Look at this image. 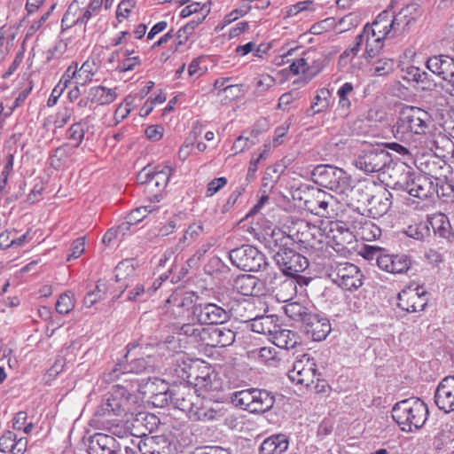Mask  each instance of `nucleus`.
Instances as JSON below:
<instances>
[{
	"instance_id": "obj_1",
	"label": "nucleus",
	"mask_w": 454,
	"mask_h": 454,
	"mask_svg": "<svg viewBox=\"0 0 454 454\" xmlns=\"http://www.w3.org/2000/svg\"><path fill=\"white\" fill-rule=\"evenodd\" d=\"M434 126V120L428 112L405 106L393 126V133L395 138L417 149L431 135Z\"/></svg>"
},
{
	"instance_id": "obj_2",
	"label": "nucleus",
	"mask_w": 454,
	"mask_h": 454,
	"mask_svg": "<svg viewBox=\"0 0 454 454\" xmlns=\"http://www.w3.org/2000/svg\"><path fill=\"white\" fill-rule=\"evenodd\" d=\"M312 176L317 184L332 190L337 193L349 197L351 200L366 191L364 184L351 185V179L342 169L331 165H318L313 171Z\"/></svg>"
},
{
	"instance_id": "obj_3",
	"label": "nucleus",
	"mask_w": 454,
	"mask_h": 454,
	"mask_svg": "<svg viewBox=\"0 0 454 454\" xmlns=\"http://www.w3.org/2000/svg\"><path fill=\"white\" fill-rule=\"evenodd\" d=\"M392 418L405 432L419 429L427 419L428 408L419 398L411 397L396 403L392 408Z\"/></svg>"
},
{
	"instance_id": "obj_4",
	"label": "nucleus",
	"mask_w": 454,
	"mask_h": 454,
	"mask_svg": "<svg viewBox=\"0 0 454 454\" xmlns=\"http://www.w3.org/2000/svg\"><path fill=\"white\" fill-rule=\"evenodd\" d=\"M153 386L154 382H152V384L147 385V387L153 395L154 404L163 406L168 402V397L170 402L176 408L184 411L187 416L193 410L195 404H200V396L196 395V390L187 383H181L179 386H174L160 393H154Z\"/></svg>"
},
{
	"instance_id": "obj_5",
	"label": "nucleus",
	"mask_w": 454,
	"mask_h": 454,
	"mask_svg": "<svg viewBox=\"0 0 454 454\" xmlns=\"http://www.w3.org/2000/svg\"><path fill=\"white\" fill-rule=\"evenodd\" d=\"M232 401L251 413H264L273 407L275 395L266 389L247 388L235 392Z\"/></svg>"
},
{
	"instance_id": "obj_6",
	"label": "nucleus",
	"mask_w": 454,
	"mask_h": 454,
	"mask_svg": "<svg viewBox=\"0 0 454 454\" xmlns=\"http://www.w3.org/2000/svg\"><path fill=\"white\" fill-rule=\"evenodd\" d=\"M392 155L382 145L364 149L355 160V166L365 173L384 171L392 162Z\"/></svg>"
},
{
	"instance_id": "obj_7",
	"label": "nucleus",
	"mask_w": 454,
	"mask_h": 454,
	"mask_svg": "<svg viewBox=\"0 0 454 454\" xmlns=\"http://www.w3.org/2000/svg\"><path fill=\"white\" fill-rule=\"evenodd\" d=\"M199 301V296L193 292L176 290L166 301L163 309L172 318H183L187 314L194 320V311Z\"/></svg>"
},
{
	"instance_id": "obj_8",
	"label": "nucleus",
	"mask_w": 454,
	"mask_h": 454,
	"mask_svg": "<svg viewBox=\"0 0 454 454\" xmlns=\"http://www.w3.org/2000/svg\"><path fill=\"white\" fill-rule=\"evenodd\" d=\"M136 403V396L122 386H114L113 390L103 401L98 413L99 415H116L130 412Z\"/></svg>"
},
{
	"instance_id": "obj_9",
	"label": "nucleus",
	"mask_w": 454,
	"mask_h": 454,
	"mask_svg": "<svg viewBox=\"0 0 454 454\" xmlns=\"http://www.w3.org/2000/svg\"><path fill=\"white\" fill-rule=\"evenodd\" d=\"M229 258L234 266L245 271H259L268 265L265 255L250 245L231 250Z\"/></svg>"
},
{
	"instance_id": "obj_10",
	"label": "nucleus",
	"mask_w": 454,
	"mask_h": 454,
	"mask_svg": "<svg viewBox=\"0 0 454 454\" xmlns=\"http://www.w3.org/2000/svg\"><path fill=\"white\" fill-rule=\"evenodd\" d=\"M403 181L395 183L401 190L405 191L410 195L419 198L426 199L431 197L434 193L439 196V183H434V180L427 176H415L411 172L403 169Z\"/></svg>"
},
{
	"instance_id": "obj_11",
	"label": "nucleus",
	"mask_w": 454,
	"mask_h": 454,
	"mask_svg": "<svg viewBox=\"0 0 454 454\" xmlns=\"http://www.w3.org/2000/svg\"><path fill=\"white\" fill-rule=\"evenodd\" d=\"M288 377L296 384L314 387L318 391L319 374H317V364L309 354H303L294 361Z\"/></svg>"
},
{
	"instance_id": "obj_12",
	"label": "nucleus",
	"mask_w": 454,
	"mask_h": 454,
	"mask_svg": "<svg viewBox=\"0 0 454 454\" xmlns=\"http://www.w3.org/2000/svg\"><path fill=\"white\" fill-rule=\"evenodd\" d=\"M362 273L357 266L349 262H340L332 267L329 278L342 289L352 291L359 288L362 282Z\"/></svg>"
},
{
	"instance_id": "obj_13",
	"label": "nucleus",
	"mask_w": 454,
	"mask_h": 454,
	"mask_svg": "<svg viewBox=\"0 0 454 454\" xmlns=\"http://www.w3.org/2000/svg\"><path fill=\"white\" fill-rule=\"evenodd\" d=\"M391 10V21L395 27V35H403L409 32L421 17L423 10L417 3H411L398 12Z\"/></svg>"
},
{
	"instance_id": "obj_14",
	"label": "nucleus",
	"mask_w": 454,
	"mask_h": 454,
	"mask_svg": "<svg viewBox=\"0 0 454 454\" xmlns=\"http://www.w3.org/2000/svg\"><path fill=\"white\" fill-rule=\"evenodd\" d=\"M274 261L280 270L287 276H296L309 266L308 259L289 248H280L274 255Z\"/></svg>"
},
{
	"instance_id": "obj_15",
	"label": "nucleus",
	"mask_w": 454,
	"mask_h": 454,
	"mask_svg": "<svg viewBox=\"0 0 454 454\" xmlns=\"http://www.w3.org/2000/svg\"><path fill=\"white\" fill-rule=\"evenodd\" d=\"M155 348L156 347L152 344L140 347L139 350L135 352L138 356L126 363L125 369L128 371V374L153 372L159 363V359L155 355Z\"/></svg>"
},
{
	"instance_id": "obj_16",
	"label": "nucleus",
	"mask_w": 454,
	"mask_h": 454,
	"mask_svg": "<svg viewBox=\"0 0 454 454\" xmlns=\"http://www.w3.org/2000/svg\"><path fill=\"white\" fill-rule=\"evenodd\" d=\"M392 193L386 188L380 187L375 193L365 192L363 198L354 200L368 206V210L373 218L384 215L389 210L392 204Z\"/></svg>"
},
{
	"instance_id": "obj_17",
	"label": "nucleus",
	"mask_w": 454,
	"mask_h": 454,
	"mask_svg": "<svg viewBox=\"0 0 454 454\" xmlns=\"http://www.w3.org/2000/svg\"><path fill=\"white\" fill-rule=\"evenodd\" d=\"M229 317V312L214 302L199 301L194 311V321L204 325H223Z\"/></svg>"
},
{
	"instance_id": "obj_18",
	"label": "nucleus",
	"mask_w": 454,
	"mask_h": 454,
	"mask_svg": "<svg viewBox=\"0 0 454 454\" xmlns=\"http://www.w3.org/2000/svg\"><path fill=\"white\" fill-rule=\"evenodd\" d=\"M377 264L380 269L392 274H404L411 268L413 260L411 255L400 254H379Z\"/></svg>"
},
{
	"instance_id": "obj_19",
	"label": "nucleus",
	"mask_w": 454,
	"mask_h": 454,
	"mask_svg": "<svg viewBox=\"0 0 454 454\" xmlns=\"http://www.w3.org/2000/svg\"><path fill=\"white\" fill-rule=\"evenodd\" d=\"M302 328L305 333L316 341L325 340L332 330L328 318L315 312L309 315L302 324Z\"/></svg>"
},
{
	"instance_id": "obj_20",
	"label": "nucleus",
	"mask_w": 454,
	"mask_h": 454,
	"mask_svg": "<svg viewBox=\"0 0 454 454\" xmlns=\"http://www.w3.org/2000/svg\"><path fill=\"white\" fill-rule=\"evenodd\" d=\"M398 307L410 313L422 311L427 304V293L419 288L403 290L398 294Z\"/></svg>"
},
{
	"instance_id": "obj_21",
	"label": "nucleus",
	"mask_w": 454,
	"mask_h": 454,
	"mask_svg": "<svg viewBox=\"0 0 454 454\" xmlns=\"http://www.w3.org/2000/svg\"><path fill=\"white\" fill-rule=\"evenodd\" d=\"M436 406L448 413L454 411V377L447 376L438 384L434 393Z\"/></svg>"
},
{
	"instance_id": "obj_22",
	"label": "nucleus",
	"mask_w": 454,
	"mask_h": 454,
	"mask_svg": "<svg viewBox=\"0 0 454 454\" xmlns=\"http://www.w3.org/2000/svg\"><path fill=\"white\" fill-rule=\"evenodd\" d=\"M153 427H147L145 430L141 432V434L145 436V442L139 447V452L141 454H170L171 445L168 438L163 435H147L146 432H152Z\"/></svg>"
},
{
	"instance_id": "obj_23",
	"label": "nucleus",
	"mask_w": 454,
	"mask_h": 454,
	"mask_svg": "<svg viewBox=\"0 0 454 454\" xmlns=\"http://www.w3.org/2000/svg\"><path fill=\"white\" fill-rule=\"evenodd\" d=\"M327 238L332 240L334 249L338 252L348 249V246L355 241V236L343 222H332Z\"/></svg>"
},
{
	"instance_id": "obj_24",
	"label": "nucleus",
	"mask_w": 454,
	"mask_h": 454,
	"mask_svg": "<svg viewBox=\"0 0 454 454\" xmlns=\"http://www.w3.org/2000/svg\"><path fill=\"white\" fill-rule=\"evenodd\" d=\"M118 451L119 444L112 435L97 433L89 439V454H117Z\"/></svg>"
},
{
	"instance_id": "obj_25",
	"label": "nucleus",
	"mask_w": 454,
	"mask_h": 454,
	"mask_svg": "<svg viewBox=\"0 0 454 454\" xmlns=\"http://www.w3.org/2000/svg\"><path fill=\"white\" fill-rule=\"evenodd\" d=\"M173 168L168 165H158L153 168L149 192L153 193V201L159 202L161 199V192L166 188Z\"/></svg>"
},
{
	"instance_id": "obj_26",
	"label": "nucleus",
	"mask_w": 454,
	"mask_h": 454,
	"mask_svg": "<svg viewBox=\"0 0 454 454\" xmlns=\"http://www.w3.org/2000/svg\"><path fill=\"white\" fill-rule=\"evenodd\" d=\"M357 36L361 45L365 44L364 56L367 59L374 58L383 48L385 38L374 33L372 35L369 31V24L364 27L363 31Z\"/></svg>"
},
{
	"instance_id": "obj_27",
	"label": "nucleus",
	"mask_w": 454,
	"mask_h": 454,
	"mask_svg": "<svg viewBox=\"0 0 454 454\" xmlns=\"http://www.w3.org/2000/svg\"><path fill=\"white\" fill-rule=\"evenodd\" d=\"M289 446L286 434H277L267 437L259 447V454H284Z\"/></svg>"
},
{
	"instance_id": "obj_28",
	"label": "nucleus",
	"mask_w": 454,
	"mask_h": 454,
	"mask_svg": "<svg viewBox=\"0 0 454 454\" xmlns=\"http://www.w3.org/2000/svg\"><path fill=\"white\" fill-rule=\"evenodd\" d=\"M391 10L387 9L381 12L372 22V25L369 24V31L373 35L387 38L388 35H395V27L392 25L391 21Z\"/></svg>"
},
{
	"instance_id": "obj_29",
	"label": "nucleus",
	"mask_w": 454,
	"mask_h": 454,
	"mask_svg": "<svg viewBox=\"0 0 454 454\" xmlns=\"http://www.w3.org/2000/svg\"><path fill=\"white\" fill-rule=\"evenodd\" d=\"M104 4V0H90L87 6L74 10L71 14V23L74 25H87L90 20L97 15Z\"/></svg>"
},
{
	"instance_id": "obj_30",
	"label": "nucleus",
	"mask_w": 454,
	"mask_h": 454,
	"mask_svg": "<svg viewBox=\"0 0 454 454\" xmlns=\"http://www.w3.org/2000/svg\"><path fill=\"white\" fill-rule=\"evenodd\" d=\"M259 280L253 275L242 274L234 280L233 287L240 294L245 296L259 295L261 288Z\"/></svg>"
},
{
	"instance_id": "obj_31",
	"label": "nucleus",
	"mask_w": 454,
	"mask_h": 454,
	"mask_svg": "<svg viewBox=\"0 0 454 454\" xmlns=\"http://www.w3.org/2000/svg\"><path fill=\"white\" fill-rule=\"evenodd\" d=\"M320 230L313 224L306 221H299L296 225V231L290 234L294 240L304 245V246H314L315 235L319 232Z\"/></svg>"
},
{
	"instance_id": "obj_32",
	"label": "nucleus",
	"mask_w": 454,
	"mask_h": 454,
	"mask_svg": "<svg viewBox=\"0 0 454 454\" xmlns=\"http://www.w3.org/2000/svg\"><path fill=\"white\" fill-rule=\"evenodd\" d=\"M90 100L98 106L110 105L117 98L116 88L98 85L89 89Z\"/></svg>"
},
{
	"instance_id": "obj_33",
	"label": "nucleus",
	"mask_w": 454,
	"mask_h": 454,
	"mask_svg": "<svg viewBox=\"0 0 454 454\" xmlns=\"http://www.w3.org/2000/svg\"><path fill=\"white\" fill-rule=\"evenodd\" d=\"M309 53L303 57L295 59L289 67L294 74H303L307 78L311 79L316 76L322 69L319 63L313 61L312 65L309 63Z\"/></svg>"
},
{
	"instance_id": "obj_34",
	"label": "nucleus",
	"mask_w": 454,
	"mask_h": 454,
	"mask_svg": "<svg viewBox=\"0 0 454 454\" xmlns=\"http://www.w3.org/2000/svg\"><path fill=\"white\" fill-rule=\"evenodd\" d=\"M270 337L272 343L280 348L292 349L300 343L299 336L287 329H279L278 327Z\"/></svg>"
},
{
	"instance_id": "obj_35",
	"label": "nucleus",
	"mask_w": 454,
	"mask_h": 454,
	"mask_svg": "<svg viewBox=\"0 0 454 454\" xmlns=\"http://www.w3.org/2000/svg\"><path fill=\"white\" fill-rule=\"evenodd\" d=\"M17 33L18 29L12 26L4 25L0 27V63L13 48Z\"/></svg>"
},
{
	"instance_id": "obj_36",
	"label": "nucleus",
	"mask_w": 454,
	"mask_h": 454,
	"mask_svg": "<svg viewBox=\"0 0 454 454\" xmlns=\"http://www.w3.org/2000/svg\"><path fill=\"white\" fill-rule=\"evenodd\" d=\"M435 236L451 241L454 238L448 217L443 214L435 215L428 223Z\"/></svg>"
},
{
	"instance_id": "obj_37",
	"label": "nucleus",
	"mask_w": 454,
	"mask_h": 454,
	"mask_svg": "<svg viewBox=\"0 0 454 454\" xmlns=\"http://www.w3.org/2000/svg\"><path fill=\"white\" fill-rule=\"evenodd\" d=\"M250 328L254 333L271 336L278 325L275 323L274 316H262L251 320Z\"/></svg>"
},
{
	"instance_id": "obj_38",
	"label": "nucleus",
	"mask_w": 454,
	"mask_h": 454,
	"mask_svg": "<svg viewBox=\"0 0 454 454\" xmlns=\"http://www.w3.org/2000/svg\"><path fill=\"white\" fill-rule=\"evenodd\" d=\"M251 356L259 362L270 365L276 366L278 360L277 357V349L274 347H262L251 351Z\"/></svg>"
},
{
	"instance_id": "obj_39",
	"label": "nucleus",
	"mask_w": 454,
	"mask_h": 454,
	"mask_svg": "<svg viewBox=\"0 0 454 454\" xmlns=\"http://www.w3.org/2000/svg\"><path fill=\"white\" fill-rule=\"evenodd\" d=\"M430 150L434 151L435 154L444 157L454 152V144L447 136L439 133L431 141Z\"/></svg>"
},
{
	"instance_id": "obj_40",
	"label": "nucleus",
	"mask_w": 454,
	"mask_h": 454,
	"mask_svg": "<svg viewBox=\"0 0 454 454\" xmlns=\"http://www.w3.org/2000/svg\"><path fill=\"white\" fill-rule=\"evenodd\" d=\"M311 310L299 302H290L285 306V313L291 319L301 323L305 322Z\"/></svg>"
},
{
	"instance_id": "obj_41",
	"label": "nucleus",
	"mask_w": 454,
	"mask_h": 454,
	"mask_svg": "<svg viewBox=\"0 0 454 454\" xmlns=\"http://www.w3.org/2000/svg\"><path fill=\"white\" fill-rule=\"evenodd\" d=\"M354 92V86L351 82H345L337 91L339 98L338 109L343 115H347L351 107L349 96Z\"/></svg>"
},
{
	"instance_id": "obj_42",
	"label": "nucleus",
	"mask_w": 454,
	"mask_h": 454,
	"mask_svg": "<svg viewBox=\"0 0 454 454\" xmlns=\"http://www.w3.org/2000/svg\"><path fill=\"white\" fill-rule=\"evenodd\" d=\"M216 414L214 409L204 405L200 398V404H195L188 417L193 421H209L215 419Z\"/></svg>"
},
{
	"instance_id": "obj_43",
	"label": "nucleus",
	"mask_w": 454,
	"mask_h": 454,
	"mask_svg": "<svg viewBox=\"0 0 454 454\" xmlns=\"http://www.w3.org/2000/svg\"><path fill=\"white\" fill-rule=\"evenodd\" d=\"M215 347L224 348L233 344L236 339V333L234 330L227 326L215 327Z\"/></svg>"
},
{
	"instance_id": "obj_44",
	"label": "nucleus",
	"mask_w": 454,
	"mask_h": 454,
	"mask_svg": "<svg viewBox=\"0 0 454 454\" xmlns=\"http://www.w3.org/2000/svg\"><path fill=\"white\" fill-rule=\"evenodd\" d=\"M331 92L328 89L322 88L315 96L311 104L313 114H319L326 110L330 105Z\"/></svg>"
},
{
	"instance_id": "obj_45",
	"label": "nucleus",
	"mask_w": 454,
	"mask_h": 454,
	"mask_svg": "<svg viewBox=\"0 0 454 454\" xmlns=\"http://www.w3.org/2000/svg\"><path fill=\"white\" fill-rule=\"evenodd\" d=\"M419 168L421 170L423 174L420 176H427L431 177L434 183H439V177L437 176L439 169L442 168L441 166H439V162L435 160V159L432 160H424L421 159L419 160Z\"/></svg>"
},
{
	"instance_id": "obj_46",
	"label": "nucleus",
	"mask_w": 454,
	"mask_h": 454,
	"mask_svg": "<svg viewBox=\"0 0 454 454\" xmlns=\"http://www.w3.org/2000/svg\"><path fill=\"white\" fill-rule=\"evenodd\" d=\"M97 72V66L94 61L86 60L80 68H78L79 81L76 83L85 85L92 81V77Z\"/></svg>"
},
{
	"instance_id": "obj_47",
	"label": "nucleus",
	"mask_w": 454,
	"mask_h": 454,
	"mask_svg": "<svg viewBox=\"0 0 454 454\" xmlns=\"http://www.w3.org/2000/svg\"><path fill=\"white\" fill-rule=\"evenodd\" d=\"M126 364L117 363L106 369L103 375L102 380L106 383H112L119 380L121 376L128 375V371L125 369Z\"/></svg>"
},
{
	"instance_id": "obj_48",
	"label": "nucleus",
	"mask_w": 454,
	"mask_h": 454,
	"mask_svg": "<svg viewBox=\"0 0 454 454\" xmlns=\"http://www.w3.org/2000/svg\"><path fill=\"white\" fill-rule=\"evenodd\" d=\"M429 231L428 223L420 222L413 225H409L404 232L410 238L417 240H423L429 236Z\"/></svg>"
},
{
	"instance_id": "obj_49",
	"label": "nucleus",
	"mask_w": 454,
	"mask_h": 454,
	"mask_svg": "<svg viewBox=\"0 0 454 454\" xmlns=\"http://www.w3.org/2000/svg\"><path fill=\"white\" fill-rule=\"evenodd\" d=\"M151 296V288L145 289L143 284H137L128 291L127 300L129 301H145Z\"/></svg>"
},
{
	"instance_id": "obj_50",
	"label": "nucleus",
	"mask_w": 454,
	"mask_h": 454,
	"mask_svg": "<svg viewBox=\"0 0 454 454\" xmlns=\"http://www.w3.org/2000/svg\"><path fill=\"white\" fill-rule=\"evenodd\" d=\"M361 238L366 241H372L379 239L381 235V230L372 221H366L359 229Z\"/></svg>"
},
{
	"instance_id": "obj_51",
	"label": "nucleus",
	"mask_w": 454,
	"mask_h": 454,
	"mask_svg": "<svg viewBox=\"0 0 454 454\" xmlns=\"http://www.w3.org/2000/svg\"><path fill=\"white\" fill-rule=\"evenodd\" d=\"M158 209L154 205H146L133 209L126 217L129 223L136 225L140 223L148 214H151Z\"/></svg>"
},
{
	"instance_id": "obj_52",
	"label": "nucleus",
	"mask_w": 454,
	"mask_h": 454,
	"mask_svg": "<svg viewBox=\"0 0 454 454\" xmlns=\"http://www.w3.org/2000/svg\"><path fill=\"white\" fill-rule=\"evenodd\" d=\"M202 12V17L198 20L200 22L206 18L207 14L209 12V7L207 4H200L198 2H192L190 4L186 5L180 12V16L182 18H187L192 14Z\"/></svg>"
},
{
	"instance_id": "obj_53",
	"label": "nucleus",
	"mask_w": 454,
	"mask_h": 454,
	"mask_svg": "<svg viewBox=\"0 0 454 454\" xmlns=\"http://www.w3.org/2000/svg\"><path fill=\"white\" fill-rule=\"evenodd\" d=\"M14 155L9 153L6 158L3 169L0 173V193H4L5 191L6 184L8 183L9 176L13 172Z\"/></svg>"
},
{
	"instance_id": "obj_54",
	"label": "nucleus",
	"mask_w": 454,
	"mask_h": 454,
	"mask_svg": "<svg viewBox=\"0 0 454 454\" xmlns=\"http://www.w3.org/2000/svg\"><path fill=\"white\" fill-rule=\"evenodd\" d=\"M70 148L67 145L58 147L50 157L51 165L54 168H61L63 162L70 156Z\"/></svg>"
},
{
	"instance_id": "obj_55",
	"label": "nucleus",
	"mask_w": 454,
	"mask_h": 454,
	"mask_svg": "<svg viewBox=\"0 0 454 454\" xmlns=\"http://www.w3.org/2000/svg\"><path fill=\"white\" fill-rule=\"evenodd\" d=\"M204 324L198 323H188L184 324L180 327V334L192 338L193 341L198 342L202 331Z\"/></svg>"
},
{
	"instance_id": "obj_56",
	"label": "nucleus",
	"mask_w": 454,
	"mask_h": 454,
	"mask_svg": "<svg viewBox=\"0 0 454 454\" xmlns=\"http://www.w3.org/2000/svg\"><path fill=\"white\" fill-rule=\"evenodd\" d=\"M106 294L105 284L98 281L95 286V289L86 294L83 300V303L87 308H90L98 300L102 299Z\"/></svg>"
},
{
	"instance_id": "obj_57",
	"label": "nucleus",
	"mask_w": 454,
	"mask_h": 454,
	"mask_svg": "<svg viewBox=\"0 0 454 454\" xmlns=\"http://www.w3.org/2000/svg\"><path fill=\"white\" fill-rule=\"evenodd\" d=\"M74 307L72 296L68 294H62L56 302V310L59 314H68Z\"/></svg>"
},
{
	"instance_id": "obj_58",
	"label": "nucleus",
	"mask_w": 454,
	"mask_h": 454,
	"mask_svg": "<svg viewBox=\"0 0 454 454\" xmlns=\"http://www.w3.org/2000/svg\"><path fill=\"white\" fill-rule=\"evenodd\" d=\"M228 270L221 258L213 256L210 258L208 263L205 266V271L207 274L213 275L214 273H223Z\"/></svg>"
},
{
	"instance_id": "obj_59",
	"label": "nucleus",
	"mask_w": 454,
	"mask_h": 454,
	"mask_svg": "<svg viewBox=\"0 0 454 454\" xmlns=\"http://www.w3.org/2000/svg\"><path fill=\"white\" fill-rule=\"evenodd\" d=\"M16 440V434L12 431H7L3 436L0 437V451L4 453H10L12 450H13V446Z\"/></svg>"
},
{
	"instance_id": "obj_60",
	"label": "nucleus",
	"mask_w": 454,
	"mask_h": 454,
	"mask_svg": "<svg viewBox=\"0 0 454 454\" xmlns=\"http://www.w3.org/2000/svg\"><path fill=\"white\" fill-rule=\"evenodd\" d=\"M56 7V4L53 3L51 4L49 9L38 19L37 20L33 21L31 26L28 27L27 30V35H32L35 34L37 30H39L43 25L48 20L51 14L52 13L53 10Z\"/></svg>"
},
{
	"instance_id": "obj_61",
	"label": "nucleus",
	"mask_w": 454,
	"mask_h": 454,
	"mask_svg": "<svg viewBox=\"0 0 454 454\" xmlns=\"http://www.w3.org/2000/svg\"><path fill=\"white\" fill-rule=\"evenodd\" d=\"M200 23V20H197V21H192L188 24H186L185 26H184L183 27H181L177 33H176V37H177V42H176V49L184 44L187 39H188V34L189 33H192V31L194 30V28Z\"/></svg>"
},
{
	"instance_id": "obj_62",
	"label": "nucleus",
	"mask_w": 454,
	"mask_h": 454,
	"mask_svg": "<svg viewBox=\"0 0 454 454\" xmlns=\"http://www.w3.org/2000/svg\"><path fill=\"white\" fill-rule=\"evenodd\" d=\"M85 250V237H80L73 241L71 245V253L67 255V261L80 257Z\"/></svg>"
},
{
	"instance_id": "obj_63",
	"label": "nucleus",
	"mask_w": 454,
	"mask_h": 454,
	"mask_svg": "<svg viewBox=\"0 0 454 454\" xmlns=\"http://www.w3.org/2000/svg\"><path fill=\"white\" fill-rule=\"evenodd\" d=\"M394 70V62L389 59H379L374 64V74L377 75H385Z\"/></svg>"
},
{
	"instance_id": "obj_64",
	"label": "nucleus",
	"mask_w": 454,
	"mask_h": 454,
	"mask_svg": "<svg viewBox=\"0 0 454 454\" xmlns=\"http://www.w3.org/2000/svg\"><path fill=\"white\" fill-rule=\"evenodd\" d=\"M215 327H205L203 326L200 340L198 342L204 344L206 346H210L213 348L215 347Z\"/></svg>"
}]
</instances>
